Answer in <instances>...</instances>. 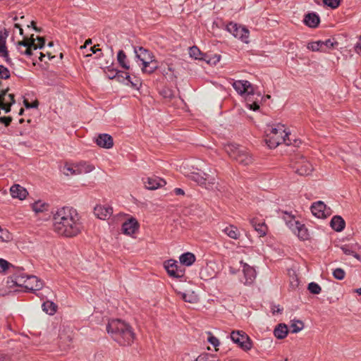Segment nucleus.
Instances as JSON below:
<instances>
[{
  "label": "nucleus",
  "instance_id": "1",
  "mask_svg": "<svg viewBox=\"0 0 361 361\" xmlns=\"http://www.w3.org/2000/svg\"><path fill=\"white\" fill-rule=\"evenodd\" d=\"M52 228L61 236L73 238L80 233L82 225L76 209L63 207L53 213Z\"/></svg>",
  "mask_w": 361,
  "mask_h": 361
},
{
  "label": "nucleus",
  "instance_id": "2",
  "mask_svg": "<svg viewBox=\"0 0 361 361\" xmlns=\"http://www.w3.org/2000/svg\"><path fill=\"white\" fill-rule=\"evenodd\" d=\"M106 331L114 341L123 346L131 345L135 338L132 327L126 322L118 319L109 320Z\"/></svg>",
  "mask_w": 361,
  "mask_h": 361
},
{
  "label": "nucleus",
  "instance_id": "3",
  "mask_svg": "<svg viewBox=\"0 0 361 361\" xmlns=\"http://www.w3.org/2000/svg\"><path fill=\"white\" fill-rule=\"evenodd\" d=\"M265 142L269 148H275L283 142L287 145L293 144L290 133L283 124L268 126L265 130Z\"/></svg>",
  "mask_w": 361,
  "mask_h": 361
},
{
  "label": "nucleus",
  "instance_id": "4",
  "mask_svg": "<svg viewBox=\"0 0 361 361\" xmlns=\"http://www.w3.org/2000/svg\"><path fill=\"white\" fill-rule=\"evenodd\" d=\"M134 53L137 63H141L143 73L152 74L159 68L158 63L154 54L142 47H135Z\"/></svg>",
  "mask_w": 361,
  "mask_h": 361
},
{
  "label": "nucleus",
  "instance_id": "5",
  "mask_svg": "<svg viewBox=\"0 0 361 361\" xmlns=\"http://www.w3.org/2000/svg\"><path fill=\"white\" fill-rule=\"evenodd\" d=\"M13 285L23 287L27 290H39L43 287V282L37 276L27 275L23 271H18L11 276Z\"/></svg>",
  "mask_w": 361,
  "mask_h": 361
},
{
  "label": "nucleus",
  "instance_id": "6",
  "mask_svg": "<svg viewBox=\"0 0 361 361\" xmlns=\"http://www.w3.org/2000/svg\"><path fill=\"white\" fill-rule=\"evenodd\" d=\"M224 149L230 157L242 165L247 166L252 162V156L244 147L228 143L224 146Z\"/></svg>",
  "mask_w": 361,
  "mask_h": 361
},
{
  "label": "nucleus",
  "instance_id": "7",
  "mask_svg": "<svg viewBox=\"0 0 361 361\" xmlns=\"http://www.w3.org/2000/svg\"><path fill=\"white\" fill-rule=\"evenodd\" d=\"M283 219L285 220L286 225L289 228L298 235V237L305 240L308 238L307 229L305 225L301 224L299 221L296 220L295 217L288 213H285Z\"/></svg>",
  "mask_w": 361,
  "mask_h": 361
},
{
  "label": "nucleus",
  "instance_id": "8",
  "mask_svg": "<svg viewBox=\"0 0 361 361\" xmlns=\"http://www.w3.org/2000/svg\"><path fill=\"white\" fill-rule=\"evenodd\" d=\"M37 42L35 43L33 38L32 39H25L18 42L17 48L20 53L30 56L32 54V50L41 49L44 44V39L43 37H37Z\"/></svg>",
  "mask_w": 361,
  "mask_h": 361
},
{
  "label": "nucleus",
  "instance_id": "9",
  "mask_svg": "<svg viewBox=\"0 0 361 361\" xmlns=\"http://www.w3.org/2000/svg\"><path fill=\"white\" fill-rule=\"evenodd\" d=\"M231 339L244 351H248L252 348V342L250 337L243 331H233Z\"/></svg>",
  "mask_w": 361,
  "mask_h": 361
},
{
  "label": "nucleus",
  "instance_id": "10",
  "mask_svg": "<svg viewBox=\"0 0 361 361\" xmlns=\"http://www.w3.org/2000/svg\"><path fill=\"white\" fill-rule=\"evenodd\" d=\"M228 32L231 33L235 37L238 38L245 43H248L249 31L244 26L237 23H230L227 25Z\"/></svg>",
  "mask_w": 361,
  "mask_h": 361
},
{
  "label": "nucleus",
  "instance_id": "11",
  "mask_svg": "<svg viewBox=\"0 0 361 361\" xmlns=\"http://www.w3.org/2000/svg\"><path fill=\"white\" fill-rule=\"evenodd\" d=\"M296 173L301 176L310 175L313 171V166L312 164L302 156L297 158L293 166Z\"/></svg>",
  "mask_w": 361,
  "mask_h": 361
},
{
  "label": "nucleus",
  "instance_id": "12",
  "mask_svg": "<svg viewBox=\"0 0 361 361\" xmlns=\"http://www.w3.org/2000/svg\"><path fill=\"white\" fill-rule=\"evenodd\" d=\"M232 80L233 87L240 95L248 96L254 94L253 86L249 81L244 80Z\"/></svg>",
  "mask_w": 361,
  "mask_h": 361
},
{
  "label": "nucleus",
  "instance_id": "13",
  "mask_svg": "<svg viewBox=\"0 0 361 361\" xmlns=\"http://www.w3.org/2000/svg\"><path fill=\"white\" fill-rule=\"evenodd\" d=\"M188 177L201 185H204L207 188H213L212 185L214 184V179L209 180L208 175L199 172H192Z\"/></svg>",
  "mask_w": 361,
  "mask_h": 361
},
{
  "label": "nucleus",
  "instance_id": "14",
  "mask_svg": "<svg viewBox=\"0 0 361 361\" xmlns=\"http://www.w3.org/2000/svg\"><path fill=\"white\" fill-rule=\"evenodd\" d=\"M311 211L314 216L319 219L326 218L331 214L330 209L322 201L314 202L311 207Z\"/></svg>",
  "mask_w": 361,
  "mask_h": 361
},
{
  "label": "nucleus",
  "instance_id": "15",
  "mask_svg": "<svg viewBox=\"0 0 361 361\" xmlns=\"http://www.w3.org/2000/svg\"><path fill=\"white\" fill-rule=\"evenodd\" d=\"M240 264L242 266V272L243 274V279L242 281L245 285L252 284L256 278L255 269L247 263L241 262Z\"/></svg>",
  "mask_w": 361,
  "mask_h": 361
},
{
  "label": "nucleus",
  "instance_id": "16",
  "mask_svg": "<svg viewBox=\"0 0 361 361\" xmlns=\"http://www.w3.org/2000/svg\"><path fill=\"white\" fill-rule=\"evenodd\" d=\"M164 267L171 276L181 278L183 276V270L178 268V262L175 260H167L164 262Z\"/></svg>",
  "mask_w": 361,
  "mask_h": 361
},
{
  "label": "nucleus",
  "instance_id": "17",
  "mask_svg": "<svg viewBox=\"0 0 361 361\" xmlns=\"http://www.w3.org/2000/svg\"><path fill=\"white\" fill-rule=\"evenodd\" d=\"M139 228V224L134 218H130L122 224V232L125 235L132 236Z\"/></svg>",
  "mask_w": 361,
  "mask_h": 361
},
{
  "label": "nucleus",
  "instance_id": "18",
  "mask_svg": "<svg viewBox=\"0 0 361 361\" xmlns=\"http://www.w3.org/2000/svg\"><path fill=\"white\" fill-rule=\"evenodd\" d=\"M13 103V94H8L6 91H0V109L4 110L7 113Z\"/></svg>",
  "mask_w": 361,
  "mask_h": 361
},
{
  "label": "nucleus",
  "instance_id": "19",
  "mask_svg": "<svg viewBox=\"0 0 361 361\" xmlns=\"http://www.w3.org/2000/svg\"><path fill=\"white\" fill-rule=\"evenodd\" d=\"M143 183L145 188L149 190H156L166 185V181L164 179L157 176L144 178Z\"/></svg>",
  "mask_w": 361,
  "mask_h": 361
},
{
  "label": "nucleus",
  "instance_id": "20",
  "mask_svg": "<svg viewBox=\"0 0 361 361\" xmlns=\"http://www.w3.org/2000/svg\"><path fill=\"white\" fill-rule=\"evenodd\" d=\"M113 213L112 207L106 205H97L94 209V215L99 219L106 220L109 219Z\"/></svg>",
  "mask_w": 361,
  "mask_h": 361
},
{
  "label": "nucleus",
  "instance_id": "21",
  "mask_svg": "<svg viewBox=\"0 0 361 361\" xmlns=\"http://www.w3.org/2000/svg\"><path fill=\"white\" fill-rule=\"evenodd\" d=\"M96 143L98 146L105 149H111L114 146L112 137L109 134H100L96 139Z\"/></svg>",
  "mask_w": 361,
  "mask_h": 361
},
{
  "label": "nucleus",
  "instance_id": "22",
  "mask_svg": "<svg viewBox=\"0 0 361 361\" xmlns=\"http://www.w3.org/2000/svg\"><path fill=\"white\" fill-rule=\"evenodd\" d=\"M10 192L13 198L24 200L27 195V190L20 185H13L10 188Z\"/></svg>",
  "mask_w": 361,
  "mask_h": 361
},
{
  "label": "nucleus",
  "instance_id": "23",
  "mask_svg": "<svg viewBox=\"0 0 361 361\" xmlns=\"http://www.w3.org/2000/svg\"><path fill=\"white\" fill-rule=\"evenodd\" d=\"M75 168H76V174L78 175L90 173L94 169V166L92 164L86 161L75 164Z\"/></svg>",
  "mask_w": 361,
  "mask_h": 361
},
{
  "label": "nucleus",
  "instance_id": "24",
  "mask_svg": "<svg viewBox=\"0 0 361 361\" xmlns=\"http://www.w3.org/2000/svg\"><path fill=\"white\" fill-rule=\"evenodd\" d=\"M250 224L258 233L259 237H263L267 234V227L264 222L259 221L256 219H250Z\"/></svg>",
  "mask_w": 361,
  "mask_h": 361
},
{
  "label": "nucleus",
  "instance_id": "25",
  "mask_svg": "<svg viewBox=\"0 0 361 361\" xmlns=\"http://www.w3.org/2000/svg\"><path fill=\"white\" fill-rule=\"evenodd\" d=\"M221 231L228 237L234 240L238 239L240 235L239 230L233 225L226 226L221 229Z\"/></svg>",
  "mask_w": 361,
  "mask_h": 361
},
{
  "label": "nucleus",
  "instance_id": "26",
  "mask_svg": "<svg viewBox=\"0 0 361 361\" xmlns=\"http://www.w3.org/2000/svg\"><path fill=\"white\" fill-rule=\"evenodd\" d=\"M160 68L162 74L168 77L170 80H173L176 78L173 66L171 63H161Z\"/></svg>",
  "mask_w": 361,
  "mask_h": 361
},
{
  "label": "nucleus",
  "instance_id": "27",
  "mask_svg": "<svg viewBox=\"0 0 361 361\" xmlns=\"http://www.w3.org/2000/svg\"><path fill=\"white\" fill-rule=\"evenodd\" d=\"M331 228L336 231H341L345 227L344 220L338 216H334L330 222Z\"/></svg>",
  "mask_w": 361,
  "mask_h": 361
},
{
  "label": "nucleus",
  "instance_id": "28",
  "mask_svg": "<svg viewBox=\"0 0 361 361\" xmlns=\"http://www.w3.org/2000/svg\"><path fill=\"white\" fill-rule=\"evenodd\" d=\"M32 209L35 214H42L48 211L49 204L42 200H38L32 204Z\"/></svg>",
  "mask_w": 361,
  "mask_h": 361
},
{
  "label": "nucleus",
  "instance_id": "29",
  "mask_svg": "<svg viewBox=\"0 0 361 361\" xmlns=\"http://www.w3.org/2000/svg\"><path fill=\"white\" fill-rule=\"evenodd\" d=\"M178 294L180 295L181 298L187 302L195 303L198 300L197 295L192 290H188L185 293L179 292Z\"/></svg>",
  "mask_w": 361,
  "mask_h": 361
},
{
  "label": "nucleus",
  "instance_id": "30",
  "mask_svg": "<svg viewBox=\"0 0 361 361\" xmlns=\"http://www.w3.org/2000/svg\"><path fill=\"white\" fill-rule=\"evenodd\" d=\"M304 22L307 26L315 27L319 23V18L315 13H308L305 16Z\"/></svg>",
  "mask_w": 361,
  "mask_h": 361
},
{
  "label": "nucleus",
  "instance_id": "31",
  "mask_svg": "<svg viewBox=\"0 0 361 361\" xmlns=\"http://www.w3.org/2000/svg\"><path fill=\"white\" fill-rule=\"evenodd\" d=\"M274 336L279 338H284L288 334V327L286 324H279L274 331Z\"/></svg>",
  "mask_w": 361,
  "mask_h": 361
},
{
  "label": "nucleus",
  "instance_id": "32",
  "mask_svg": "<svg viewBox=\"0 0 361 361\" xmlns=\"http://www.w3.org/2000/svg\"><path fill=\"white\" fill-rule=\"evenodd\" d=\"M179 260L182 264L190 266L195 261V257L191 252H186L180 256Z\"/></svg>",
  "mask_w": 361,
  "mask_h": 361
},
{
  "label": "nucleus",
  "instance_id": "33",
  "mask_svg": "<svg viewBox=\"0 0 361 361\" xmlns=\"http://www.w3.org/2000/svg\"><path fill=\"white\" fill-rule=\"evenodd\" d=\"M117 61L119 65L126 70L130 69V65L127 56L123 50H120L117 54Z\"/></svg>",
  "mask_w": 361,
  "mask_h": 361
},
{
  "label": "nucleus",
  "instance_id": "34",
  "mask_svg": "<svg viewBox=\"0 0 361 361\" xmlns=\"http://www.w3.org/2000/svg\"><path fill=\"white\" fill-rule=\"evenodd\" d=\"M42 307L43 311L49 315H54L57 310V305L50 300L44 302Z\"/></svg>",
  "mask_w": 361,
  "mask_h": 361
},
{
  "label": "nucleus",
  "instance_id": "35",
  "mask_svg": "<svg viewBox=\"0 0 361 361\" xmlns=\"http://www.w3.org/2000/svg\"><path fill=\"white\" fill-rule=\"evenodd\" d=\"M7 37L6 32L4 34L0 33V56L4 58L8 57V51L6 47V39Z\"/></svg>",
  "mask_w": 361,
  "mask_h": 361
},
{
  "label": "nucleus",
  "instance_id": "36",
  "mask_svg": "<svg viewBox=\"0 0 361 361\" xmlns=\"http://www.w3.org/2000/svg\"><path fill=\"white\" fill-rule=\"evenodd\" d=\"M13 240V235L7 229L2 228L0 226V241L1 242H10Z\"/></svg>",
  "mask_w": 361,
  "mask_h": 361
},
{
  "label": "nucleus",
  "instance_id": "37",
  "mask_svg": "<svg viewBox=\"0 0 361 361\" xmlns=\"http://www.w3.org/2000/svg\"><path fill=\"white\" fill-rule=\"evenodd\" d=\"M189 54L190 57L194 58L195 59L206 60L205 56H201L203 54L197 47L194 46L190 47L189 49Z\"/></svg>",
  "mask_w": 361,
  "mask_h": 361
},
{
  "label": "nucleus",
  "instance_id": "38",
  "mask_svg": "<svg viewBox=\"0 0 361 361\" xmlns=\"http://www.w3.org/2000/svg\"><path fill=\"white\" fill-rule=\"evenodd\" d=\"M290 328L292 333L296 334L304 328V324L300 320H293Z\"/></svg>",
  "mask_w": 361,
  "mask_h": 361
},
{
  "label": "nucleus",
  "instance_id": "39",
  "mask_svg": "<svg viewBox=\"0 0 361 361\" xmlns=\"http://www.w3.org/2000/svg\"><path fill=\"white\" fill-rule=\"evenodd\" d=\"M307 49L312 51L322 52V50H324V49L322 48V41L321 40L308 43Z\"/></svg>",
  "mask_w": 361,
  "mask_h": 361
},
{
  "label": "nucleus",
  "instance_id": "40",
  "mask_svg": "<svg viewBox=\"0 0 361 361\" xmlns=\"http://www.w3.org/2000/svg\"><path fill=\"white\" fill-rule=\"evenodd\" d=\"M75 169L76 168H75V164H66L63 168V173L66 176L77 175Z\"/></svg>",
  "mask_w": 361,
  "mask_h": 361
},
{
  "label": "nucleus",
  "instance_id": "41",
  "mask_svg": "<svg viewBox=\"0 0 361 361\" xmlns=\"http://www.w3.org/2000/svg\"><path fill=\"white\" fill-rule=\"evenodd\" d=\"M341 250L344 254H345L347 255H352L355 258H356L357 260H359V261L361 260V257L359 255H357L354 250H353L352 248L350 247H349L348 245H345V246L342 247Z\"/></svg>",
  "mask_w": 361,
  "mask_h": 361
},
{
  "label": "nucleus",
  "instance_id": "42",
  "mask_svg": "<svg viewBox=\"0 0 361 361\" xmlns=\"http://www.w3.org/2000/svg\"><path fill=\"white\" fill-rule=\"evenodd\" d=\"M308 290L313 294H319L322 288L317 283L312 282L308 285Z\"/></svg>",
  "mask_w": 361,
  "mask_h": 361
},
{
  "label": "nucleus",
  "instance_id": "43",
  "mask_svg": "<svg viewBox=\"0 0 361 361\" xmlns=\"http://www.w3.org/2000/svg\"><path fill=\"white\" fill-rule=\"evenodd\" d=\"M345 273L343 269L341 268H337L334 270L333 276L335 279L338 280H342L344 279Z\"/></svg>",
  "mask_w": 361,
  "mask_h": 361
},
{
  "label": "nucleus",
  "instance_id": "44",
  "mask_svg": "<svg viewBox=\"0 0 361 361\" xmlns=\"http://www.w3.org/2000/svg\"><path fill=\"white\" fill-rule=\"evenodd\" d=\"M13 267L5 259H0V272H4Z\"/></svg>",
  "mask_w": 361,
  "mask_h": 361
},
{
  "label": "nucleus",
  "instance_id": "45",
  "mask_svg": "<svg viewBox=\"0 0 361 361\" xmlns=\"http://www.w3.org/2000/svg\"><path fill=\"white\" fill-rule=\"evenodd\" d=\"M334 46V43L331 39H326L325 41H322V48L324 49L322 52H326L329 49H331Z\"/></svg>",
  "mask_w": 361,
  "mask_h": 361
},
{
  "label": "nucleus",
  "instance_id": "46",
  "mask_svg": "<svg viewBox=\"0 0 361 361\" xmlns=\"http://www.w3.org/2000/svg\"><path fill=\"white\" fill-rule=\"evenodd\" d=\"M10 77L9 70L2 65H0V78L8 79Z\"/></svg>",
  "mask_w": 361,
  "mask_h": 361
},
{
  "label": "nucleus",
  "instance_id": "47",
  "mask_svg": "<svg viewBox=\"0 0 361 361\" xmlns=\"http://www.w3.org/2000/svg\"><path fill=\"white\" fill-rule=\"evenodd\" d=\"M208 342L212 344L216 349L220 344L219 339L214 336L211 333H209V336L207 338Z\"/></svg>",
  "mask_w": 361,
  "mask_h": 361
},
{
  "label": "nucleus",
  "instance_id": "48",
  "mask_svg": "<svg viewBox=\"0 0 361 361\" xmlns=\"http://www.w3.org/2000/svg\"><path fill=\"white\" fill-rule=\"evenodd\" d=\"M323 1L325 5L331 8H336L339 6L341 0H323Z\"/></svg>",
  "mask_w": 361,
  "mask_h": 361
},
{
  "label": "nucleus",
  "instance_id": "49",
  "mask_svg": "<svg viewBox=\"0 0 361 361\" xmlns=\"http://www.w3.org/2000/svg\"><path fill=\"white\" fill-rule=\"evenodd\" d=\"M220 59H221L220 55L214 54L213 56L210 57L209 59H206L205 61L209 64L216 65L217 63H219L220 61Z\"/></svg>",
  "mask_w": 361,
  "mask_h": 361
},
{
  "label": "nucleus",
  "instance_id": "50",
  "mask_svg": "<svg viewBox=\"0 0 361 361\" xmlns=\"http://www.w3.org/2000/svg\"><path fill=\"white\" fill-rule=\"evenodd\" d=\"M24 105L27 109L36 108L38 105V102L36 101L32 104H30L27 100H24Z\"/></svg>",
  "mask_w": 361,
  "mask_h": 361
},
{
  "label": "nucleus",
  "instance_id": "51",
  "mask_svg": "<svg viewBox=\"0 0 361 361\" xmlns=\"http://www.w3.org/2000/svg\"><path fill=\"white\" fill-rule=\"evenodd\" d=\"M126 79L130 83L131 86L133 87H138L139 82L137 80L136 82H134L131 81L130 76L128 75V73H126Z\"/></svg>",
  "mask_w": 361,
  "mask_h": 361
},
{
  "label": "nucleus",
  "instance_id": "52",
  "mask_svg": "<svg viewBox=\"0 0 361 361\" xmlns=\"http://www.w3.org/2000/svg\"><path fill=\"white\" fill-rule=\"evenodd\" d=\"M0 122L5 124L6 126H8L11 122V117H1L0 118Z\"/></svg>",
  "mask_w": 361,
  "mask_h": 361
},
{
  "label": "nucleus",
  "instance_id": "53",
  "mask_svg": "<svg viewBox=\"0 0 361 361\" xmlns=\"http://www.w3.org/2000/svg\"><path fill=\"white\" fill-rule=\"evenodd\" d=\"M247 105L250 109H252L254 111H256V110L259 109V105L256 102H255L252 104H247Z\"/></svg>",
  "mask_w": 361,
  "mask_h": 361
},
{
  "label": "nucleus",
  "instance_id": "54",
  "mask_svg": "<svg viewBox=\"0 0 361 361\" xmlns=\"http://www.w3.org/2000/svg\"><path fill=\"white\" fill-rule=\"evenodd\" d=\"M0 361H12L11 358L6 355L0 354Z\"/></svg>",
  "mask_w": 361,
  "mask_h": 361
},
{
  "label": "nucleus",
  "instance_id": "55",
  "mask_svg": "<svg viewBox=\"0 0 361 361\" xmlns=\"http://www.w3.org/2000/svg\"><path fill=\"white\" fill-rule=\"evenodd\" d=\"M173 191L176 195H183L185 194L184 191L181 188H175Z\"/></svg>",
  "mask_w": 361,
  "mask_h": 361
},
{
  "label": "nucleus",
  "instance_id": "56",
  "mask_svg": "<svg viewBox=\"0 0 361 361\" xmlns=\"http://www.w3.org/2000/svg\"><path fill=\"white\" fill-rule=\"evenodd\" d=\"M14 28H15V29H18V32H19V34H20V35H23V29H22V27H21V25H20V24H19V23H15V25H14Z\"/></svg>",
  "mask_w": 361,
  "mask_h": 361
},
{
  "label": "nucleus",
  "instance_id": "57",
  "mask_svg": "<svg viewBox=\"0 0 361 361\" xmlns=\"http://www.w3.org/2000/svg\"><path fill=\"white\" fill-rule=\"evenodd\" d=\"M92 44V40L90 39H87L86 42H85V44H84V46L81 47V48H85L87 45L89 44Z\"/></svg>",
  "mask_w": 361,
  "mask_h": 361
},
{
  "label": "nucleus",
  "instance_id": "58",
  "mask_svg": "<svg viewBox=\"0 0 361 361\" xmlns=\"http://www.w3.org/2000/svg\"><path fill=\"white\" fill-rule=\"evenodd\" d=\"M90 49H91L92 52L94 53V54H95L97 51H100L99 49H96L95 46L91 47Z\"/></svg>",
  "mask_w": 361,
  "mask_h": 361
},
{
  "label": "nucleus",
  "instance_id": "59",
  "mask_svg": "<svg viewBox=\"0 0 361 361\" xmlns=\"http://www.w3.org/2000/svg\"><path fill=\"white\" fill-rule=\"evenodd\" d=\"M230 272L233 274H236V271L232 267H230Z\"/></svg>",
  "mask_w": 361,
  "mask_h": 361
},
{
  "label": "nucleus",
  "instance_id": "60",
  "mask_svg": "<svg viewBox=\"0 0 361 361\" xmlns=\"http://www.w3.org/2000/svg\"><path fill=\"white\" fill-rule=\"evenodd\" d=\"M281 312V310L278 307L277 309H273V312L275 313V312Z\"/></svg>",
  "mask_w": 361,
  "mask_h": 361
},
{
  "label": "nucleus",
  "instance_id": "61",
  "mask_svg": "<svg viewBox=\"0 0 361 361\" xmlns=\"http://www.w3.org/2000/svg\"><path fill=\"white\" fill-rule=\"evenodd\" d=\"M355 292L357 293L359 295H361V288H357L355 290Z\"/></svg>",
  "mask_w": 361,
  "mask_h": 361
},
{
  "label": "nucleus",
  "instance_id": "62",
  "mask_svg": "<svg viewBox=\"0 0 361 361\" xmlns=\"http://www.w3.org/2000/svg\"><path fill=\"white\" fill-rule=\"evenodd\" d=\"M44 56H45V55H44V54H43L42 53H40V57H39V59H40L41 61H42V60H43V58H44Z\"/></svg>",
  "mask_w": 361,
  "mask_h": 361
},
{
  "label": "nucleus",
  "instance_id": "63",
  "mask_svg": "<svg viewBox=\"0 0 361 361\" xmlns=\"http://www.w3.org/2000/svg\"><path fill=\"white\" fill-rule=\"evenodd\" d=\"M23 111H24L23 109H21L20 110L19 114H20V115H22V114H23Z\"/></svg>",
  "mask_w": 361,
  "mask_h": 361
},
{
  "label": "nucleus",
  "instance_id": "64",
  "mask_svg": "<svg viewBox=\"0 0 361 361\" xmlns=\"http://www.w3.org/2000/svg\"><path fill=\"white\" fill-rule=\"evenodd\" d=\"M67 339H68V341H71V336H68Z\"/></svg>",
  "mask_w": 361,
  "mask_h": 361
}]
</instances>
